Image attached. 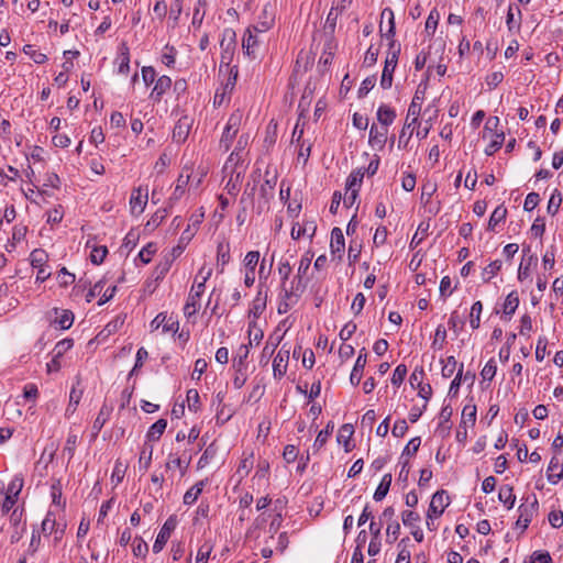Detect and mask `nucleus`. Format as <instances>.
<instances>
[{
	"label": "nucleus",
	"mask_w": 563,
	"mask_h": 563,
	"mask_svg": "<svg viewBox=\"0 0 563 563\" xmlns=\"http://www.w3.org/2000/svg\"><path fill=\"white\" fill-rule=\"evenodd\" d=\"M203 213L192 214L190 218V223L187 229L180 235V243L189 244L195 234L198 231L200 223L202 222Z\"/></svg>",
	"instance_id": "6ab92c4d"
},
{
	"label": "nucleus",
	"mask_w": 563,
	"mask_h": 563,
	"mask_svg": "<svg viewBox=\"0 0 563 563\" xmlns=\"http://www.w3.org/2000/svg\"><path fill=\"white\" fill-rule=\"evenodd\" d=\"M172 87V79L168 76H161L151 92V98L155 101H159L163 95L168 91Z\"/></svg>",
	"instance_id": "b1692460"
},
{
	"label": "nucleus",
	"mask_w": 563,
	"mask_h": 563,
	"mask_svg": "<svg viewBox=\"0 0 563 563\" xmlns=\"http://www.w3.org/2000/svg\"><path fill=\"white\" fill-rule=\"evenodd\" d=\"M407 366L404 365V364H399L394 373H393V376H391V384L395 385V386H400L404 380H405V377L407 375Z\"/></svg>",
	"instance_id": "69168bd1"
},
{
	"label": "nucleus",
	"mask_w": 563,
	"mask_h": 563,
	"mask_svg": "<svg viewBox=\"0 0 563 563\" xmlns=\"http://www.w3.org/2000/svg\"><path fill=\"white\" fill-rule=\"evenodd\" d=\"M276 181V176H273L271 179H266L261 186L260 195L261 199L263 200V202H260L261 210L268 208V202L274 197Z\"/></svg>",
	"instance_id": "5701e85b"
},
{
	"label": "nucleus",
	"mask_w": 563,
	"mask_h": 563,
	"mask_svg": "<svg viewBox=\"0 0 563 563\" xmlns=\"http://www.w3.org/2000/svg\"><path fill=\"white\" fill-rule=\"evenodd\" d=\"M498 498L508 509H511L516 501L512 487L509 485H503L499 488Z\"/></svg>",
	"instance_id": "7c9ffc66"
},
{
	"label": "nucleus",
	"mask_w": 563,
	"mask_h": 563,
	"mask_svg": "<svg viewBox=\"0 0 563 563\" xmlns=\"http://www.w3.org/2000/svg\"><path fill=\"white\" fill-rule=\"evenodd\" d=\"M153 329L162 327L164 333L176 332L178 330V322L165 313H158L151 322Z\"/></svg>",
	"instance_id": "a211bd4d"
},
{
	"label": "nucleus",
	"mask_w": 563,
	"mask_h": 563,
	"mask_svg": "<svg viewBox=\"0 0 563 563\" xmlns=\"http://www.w3.org/2000/svg\"><path fill=\"white\" fill-rule=\"evenodd\" d=\"M58 314L55 319V323H57L60 329L67 330L71 327L74 322V313L70 310H58L55 311Z\"/></svg>",
	"instance_id": "58836bf2"
},
{
	"label": "nucleus",
	"mask_w": 563,
	"mask_h": 563,
	"mask_svg": "<svg viewBox=\"0 0 563 563\" xmlns=\"http://www.w3.org/2000/svg\"><path fill=\"white\" fill-rule=\"evenodd\" d=\"M364 173L358 170H354L350 174L346 180V189L347 191L358 192L362 181H363Z\"/></svg>",
	"instance_id": "e433bc0d"
},
{
	"label": "nucleus",
	"mask_w": 563,
	"mask_h": 563,
	"mask_svg": "<svg viewBox=\"0 0 563 563\" xmlns=\"http://www.w3.org/2000/svg\"><path fill=\"white\" fill-rule=\"evenodd\" d=\"M496 372H497L496 361L494 358H490L483 367V369L481 372V376L483 377L484 380H492L495 377Z\"/></svg>",
	"instance_id": "680f3d73"
},
{
	"label": "nucleus",
	"mask_w": 563,
	"mask_h": 563,
	"mask_svg": "<svg viewBox=\"0 0 563 563\" xmlns=\"http://www.w3.org/2000/svg\"><path fill=\"white\" fill-rule=\"evenodd\" d=\"M243 120V113L241 110H235L228 119V122L224 126L222 136L220 139V147L225 152L230 150L233 140L235 139L241 123Z\"/></svg>",
	"instance_id": "7ed1b4c3"
},
{
	"label": "nucleus",
	"mask_w": 563,
	"mask_h": 563,
	"mask_svg": "<svg viewBox=\"0 0 563 563\" xmlns=\"http://www.w3.org/2000/svg\"><path fill=\"white\" fill-rule=\"evenodd\" d=\"M260 263V252L258 251H250L246 253L243 264L245 267V276L244 284L247 287L254 285L255 282V268Z\"/></svg>",
	"instance_id": "1a4fd4ad"
},
{
	"label": "nucleus",
	"mask_w": 563,
	"mask_h": 563,
	"mask_svg": "<svg viewBox=\"0 0 563 563\" xmlns=\"http://www.w3.org/2000/svg\"><path fill=\"white\" fill-rule=\"evenodd\" d=\"M275 24V7L267 2L263 5L261 12L256 18V22L250 27L254 29L256 32H267Z\"/></svg>",
	"instance_id": "39448f33"
},
{
	"label": "nucleus",
	"mask_w": 563,
	"mask_h": 563,
	"mask_svg": "<svg viewBox=\"0 0 563 563\" xmlns=\"http://www.w3.org/2000/svg\"><path fill=\"white\" fill-rule=\"evenodd\" d=\"M188 409L192 412L199 410L200 397L197 389H189L186 396Z\"/></svg>",
	"instance_id": "4d7b16f0"
},
{
	"label": "nucleus",
	"mask_w": 563,
	"mask_h": 563,
	"mask_svg": "<svg viewBox=\"0 0 563 563\" xmlns=\"http://www.w3.org/2000/svg\"><path fill=\"white\" fill-rule=\"evenodd\" d=\"M399 53H400L399 45L396 46L395 42L391 41L390 51L386 57L382 78H380V86L383 89H389L393 85V74L397 66Z\"/></svg>",
	"instance_id": "20e7f679"
},
{
	"label": "nucleus",
	"mask_w": 563,
	"mask_h": 563,
	"mask_svg": "<svg viewBox=\"0 0 563 563\" xmlns=\"http://www.w3.org/2000/svg\"><path fill=\"white\" fill-rule=\"evenodd\" d=\"M148 551L147 543L140 537H135L132 543V552L136 558H145Z\"/></svg>",
	"instance_id": "603ef678"
},
{
	"label": "nucleus",
	"mask_w": 563,
	"mask_h": 563,
	"mask_svg": "<svg viewBox=\"0 0 563 563\" xmlns=\"http://www.w3.org/2000/svg\"><path fill=\"white\" fill-rule=\"evenodd\" d=\"M249 336H250V345L253 343L260 344L262 341L264 333L261 328L257 327V321L249 322Z\"/></svg>",
	"instance_id": "3c124183"
},
{
	"label": "nucleus",
	"mask_w": 563,
	"mask_h": 563,
	"mask_svg": "<svg viewBox=\"0 0 563 563\" xmlns=\"http://www.w3.org/2000/svg\"><path fill=\"white\" fill-rule=\"evenodd\" d=\"M269 473V463L266 460L258 461L256 465L255 475L252 478V482L257 485H261L263 481H267Z\"/></svg>",
	"instance_id": "c9c22d12"
},
{
	"label": "nucleus",
	"mask_w": 563,
	"mask_h": 563,
	"mask_svg": "<svg viewBox=\"0 0 563 563\" xmlns=\"http://www.w3.org/2000/svg\"><path fill=\"white\" fill-rule=\"evenodd\" d=\"M401 520L406 527L413 529V528L418 527L417 523L420 521V516L416 511L405 510L401 514Z\"/></svg>",
	"instance_id": "5fc2aeb1"
},
{
	"label": "nucleus",
	"mask_w": 563,
	"mask_h": 563,
	"mask_svg": "<svg viewBox=\"0 0 563 563\" xmlns=\"http://www.w3.org/2000/svg\"><path fill=\"white\" fill-rule=\"evenodd\" d=\"M457 368V362L455 360L454 356H448L444 361H443V366H442V376L443 377H451L454 372L456 371Z\"/></svg>",
	"instance_id": "052dcab7"
},
{
	"label": "nucleus",
	"mask_w": 563,
	"mask_h": 563,
	"mask_svg": "<svg viewBox=\"0 0 563 563\" xmlns=\"http://www.w3.org/2000/svg\"><path fill=\"white\" fill-rule=\"evenodd\" d=\"M561 202H562L561 194L558 192V190H555L549 199L548 208H547L548 212L552 216H555L560 209Z\"/></svg>",
	"instance_id": "338daca9"
},
{
	"label": "nucleus",
	"mask_w": 563,
	"mask_h": 563,
	"mask_svg": "<svg viewBox=\"0 0 563 563\" xmlns=\"http://www.w3.org/2000/svg\"><path fill=\"white\" fill-rule=\"evenodd\" d=\"M506 214L507 209L504 206H498L497 208H495V210L489 217L488 230L494 231L496 225L505 220Z\"/></svg>",
	"instance_id": "37998d69"
},
{
	"label": "nucleus",
	"mask_w": 563,
	"mask_h": 563,
	"mask_svg": "<svg viewBox=\"0 0 563 563\" xmlns=\"http://www.w3.org/2000/svg\"><path fill=\"white\" fill-rule=\"evenodd\" d=\"M230 244L228 242H220L217 246V262L221 266L220 272H223L224 266L230 262Z\"/></svg>",
	"instance_id": "c756f323"
},
{
	"label": "nucleus",
	"mask_w": 563,
	"mask_h": 563,
	"mask_svg": "<svg viewBox=\"0 0 563 563\" xmlns=\"http://www.w3.org/2000/svg\"><path fill=\"white\" fill-rule=\"evenodd\" d=\"M205 486V481H200L191 486L184 495V504L192 505L198 499L199 495L202 493Z\"/></svg>",
	"instance_id": "f704fd0d"
},
{
	"label": "nucleus",
	"mask_w": 563,
	"mask_h": 563,
	"mask_svg": "<svg viewBox=\"0 0 563 563\" xmlns=\"http://www.w3.org/2000/svg\"><path fill=\"white\" fill-rule=\"evenodd\" d=\"M147 189L143 190L141 187L134 189L130 197V211L132 214L139 216L141 214L147 203Z\"/></svg>",
	"instance_id": "9b49d317"
},
{
	"label": "nucleus",
	"mask_w": 563,
	"mask_h": 563,
	"mask_svg": "<svg viewBox=\"0 0 563 563\" xmlns=\"http://www.w3.org/2000/svg\"><path fill=\"white\" fill-rule=\"evenodd\" d=\"M267 290L258 287L249 310V317L252 318L251 321H256L263 314L267 306Z\"/></svg>",
	"instance_id": "9d476101"
},
{
	"label": "nucleus",
	"mask_w": 563,
	"mask_h": 563,
	"mask_svg": "<svg viewBox=\"0 0 563 563\" xmlns=\"http://www.w3.org/2000/svg\"><path fill=\"white\" fill-rule=\"evenodd\" d=\"M538 510V499L533 496V500L529 504H522L519 506L518 511L519 516L516 521V526L521 528L522 530L527 529L529 523L531 522L533 516Z\"/></svg>",
	"instance_id": "0eeeda50"
},
{
	"label": "nucleus",
	"mask_w": 563,
	"mask_h": 563,
	"mask_svg": "<svg viewBox=\"0 0 563 563\" xmlns=\"http://www.w3.org/2000/svg\"><path fill=\"white\" fill-rule=\"evenodd\" d=\"M244 169H235L232 168L229 170V173H224L225 176H228L227 184L224 186V189L231 196H235L240 190V185L242 181Z\"/></svg>",
	"instance_id": "2eb2a0df"
},
{
	"label": "nucleus",
	"mask_w": 563,
	"mask_h": 563,
	"mask_svg": "<svg viewBox=\"0 0 563 563\" xmlns=\"http://www.w3.org/2000/svg\"><path fill=\"white\" fill-rule=\"evenodd\" d=\"M212 549L213 547L210 542H205L198 550L196 563H208Z\"/></svg>",
	"instance_id": "e2e57ef3"
},
{
	"label": "nucleus",
	"mask_w": 563,
	"mask_h": 563,
	"mask_svg": "<svg viewBox=\"0 0 563 563\" xmlns=\"http://www.w3.org/2000/svg\"><path fill=\"white\" fill-rule=\"evenodd\" d=\"M242 162H243V155H241V152L233 151L224 164L223 173H229V170H231L232 168L244 169L242 166L239 165Z\"/></svg>",
	"instance_id": "49530a36"
},
{
	"label": "nucleus",
	"mask_w": 563,
	"mask_h": 563,
	"mask_svg": "<svg viewBox=\"0 0 563 563\" xmlns=\"http://www.w3.org/2000/svg\"><path fill=\"white\" fill-rule=\"evenodd\" d=\"M81 390H77L75 387L70 390L69 404L66 408V416H70L76 411L77 406L81 399Z\"/></svg>",
	"instance_id": "864d4df0"
},
{
	"label": "nucleus",
	"mask_w": 563,
	"mask_h": 563,
	"mask_svg": "<svg viewBox=\"0 0 563 563\" xmlns=\"http://www.w3.org/2000/svg\"><path fill=\"white\" fill-rule=\"evenodd\" d=\"M396 118V112L388 106L382 104L377 110V120L380 122V128H387Z\"/></svg>",
	"instance_id": "bb28decb"
},
{
	"label": "nucleus",
	"mask_w": 563,
	"mask_h": 563,
	"mask_svg": "<svg viewBox=\"0 0 563 563\" xmlns=\"http://www.w3.org/2000/svg\"><path fill=\"white\" fill-rule=\"evenodd\" d=\"M117 62L118 73L126 75L130 70V52L125 43L121 44L120 46V53L118 55Z\"/></svg>",
	"instance_id": "393cba45"
},
{
	"label": "nucleus",
	"mask_w": 563,
	"mask_h": 563,
	"mask_svg": "<svg viewBox=\"0 0 563 563\" xmlns=\"http://www.w3.org/2000/svg\"><path fill=\"white\" fill-rule=\"evenodd\" d=\"M423 97L419 96L418 92L413 96L411 103L408 108L405 125L400 132L398 140V147H406L409 143L410 137L413 134L415 125L418 123V119L421 112V106Z\"/></svg>",
	"instance_id": "f257e3e1"
},
{
	"label": "nucleus",
	"mask_w": 563,
	"mask_h": 563,
	"mask_svg": "<svg viewBox=\"0 0 563 563\" xmlns=\"http://www.w3.org/2000/svg\"><path fill=\"white\" fill-rule=\"evenodd\" d=\"M559 467V461L555 457H552L548 467V479L549 482L556 484L559 481L563 478V473H555Z\"/></svg>",
	"instance_id": "6e6d98bb"
},
{
	"label": "nucleus",
	"mask_w": 563,
	"mask_h": 563,
	"mask_svg": "<svg viewBox=\"0 0 563 563\" xmlns=\"http://www.w3.org/2000/svg\"><path fill=\"white\" fill-rule=\"evenodd\" d=\"M108 254L106 246H93L90 254V260L93 264H101Z\"/></svg>",
	"instance_id": "0e129e2a"
},
{
	"label": "nucleus",
	"mask_w": 563,
	"mask_h": 563,
	"mask_svg": "<svg viewBox=\"0 0 563 563\" xmlns=\"http://www.w3.org/2000/svg\"><path fill=\"white\" fill-rule=\"evenodd\" d=\"M476 421V407L473 405L465 406L462 410V423L474 426Z\"/></svg>",
	"instance_id": "13d9d810"
},
{
	"label": "nucleus",
	"mask_w": 563,
	"mask_h": 563,
	"mask_svg": "<svg viewBox=\"0 0 563 563\" xmlns=\"http://www.w3.org/2000/svg\"><path fill=\"white\" fill-rule=\"evenodd\" d=\"M391 474H385L378 485V487L376 488L375 493H374V496L373 498L376 500V501H380L383 500L386 495L388 494V490L390 488V485H391Z\"/></svg>",
	"instance_id": "473e14b6"
},
{
	"label": "nucleus",
	"mask_w": 563,
	"mask_h": 563,
	"mask_svg": "<svg viewBox=\"0 0 563 563\" xmlns=\"http://www.w3.org/2000/svg\"><path fill=\"white\" fill-rule=\"evenodd\" d=\"M77 442L78 435L75 433H69L63 450V453L67 455L68 460L73 459Z\"/></svg>",
	"instance_id": "bf43d9fd"
},
{
	"label": "nucleus",
	"mask_w": 563,
	"mask_h": 563,
	"mask_svg": "<svg viewBox=\"0 0 563 563\" xmlns=\"http://www.w3.org/2000/svg\"><path fill=\"white\" fill-rule=\"evenodd\" d=\"M424 369L418 366L413 369L409 377V383L413 389L418 390V395L424 400H429L432 395V387L430 384L423 383Z\"/></svg>",
	"instance_id": "423d86ee"
},
{
	"label": "nucleus",
	"mask_w": 563,
	"mask_h": 563,
	"mask_svg": "<svg viewBox=\"0 0 563 563\" xmlns=\"http://www.w3.org/2000/svg\"><path fill=\"white\" fill-rule=\"evenodd\" d=\"M189 123L187 118L180 119L173 130V139L178 142H185L189 134Z\"/></svg>",
	"instance_id": "c85d7f7f"
},
{
	"label": "nucleus",
	"mask_w": 563,
	"mask_h": 563,
	"mask_svg": "<svg viewBox=\"0 0 563 563\" xmlns=\"http://www.w3.org/2000/svg\"><path fill=\"white\" fill-rule=\"evenodd\" d=\"M253 466H254V453L252 451L243 452L242 459L239 463V466H238V470L235 473V475L239 477V482L244 479L250 474Z\"/></svg>",
	"instance_id": "aec40b11"
},
{
	"label": "nucleus",
	"mask_w": 563,
	"mask_h": 563,
	"mask_svg": "<svg viewBox=\"0 0 563 563\" xmlns=\"http://www.w3.org/2000/svg\"><path fill=\"white\" fill-rule=\"evenodd\" d=\"M367 362V353L365 349L360 351V354L356 358L352 373L350 375V382L353 386H357L362 379L364 368Z\"/></svg>",
	"instance_id": "dca6fc26"
},
{
	"label": "nucleus",
	"mask_w": 563,
	"mask_h": 563,
	"mask_svg": "<svg viewBox=\"0 0 563 563\" xmlns=\"http://www.w3.org/2000/svg\"><path fill=\"white\" fill-rule=\"evenodd\" d=\"M503 263L499 260L490 262L482 272V278L484 282H489L494 278L497 273L501 269Z\"/></svg>",
	"instance_id": "a18cd8bd"
},
{
	"label": "nucleus",
	"mask_w": 563,
	"mask_h": 563,
	"mask_svg": "<svg viewBox=\"0 0 563 563\" xmlns=\"http://www.w3.org/2000/svg\"><path fill=\"white\" fill-rule=\"evenodd\" d=\"M285 347L286 344L278 351L273 361V374L277 379H280L287 372L290 350Z\"/></svg>",
	"instance_id": "f8f14e48"
},
{
	"label": "nucleus",
	"mask_w": 563,
	"mask_h": 563,
	"mask_svg": "<svg viewBox=\"0 0 563 563\" xmlns=\"http://www.w3.org/2000/svg\"><path fill=\"white\" fill-rule=\"evenodd\" d=\"M316 232L314 222H306L303 225L296 223L291 228L290 235L294 240H298L301 236L309 235L312 236Z\"/></svg>",
	"instance_id": "a878e982"
},
{
	"label": "nucleus",
	"mask_w": 563,
	"mask_h": 563,
	"mask_svg": "<svg viewBox=\"0 0 563 563\" xmlns=\"http://www.w3.org/2000/svg\"><path fill=\"white\" fill-rule=\"evenodd\" d=\"M409 542V538H404L398 543L399 553L397 555L396 563H410L411 553L408 549Z\"/></svg>",
	"instance_id": "ea45409f"
},
{
	"label": "nucleus",
	"mask_w": 563,
	"mask_h": 563,
	"mask_svg": "<svg viewBox=\"0 0 563 563\" xmlns=\"http://www.w3.org/2000/svg\"><path fill=\"white\" fill-rule=\"evenodd\" d=\"M200 309V298L198 295H194V292H189L187 301L184 306V314L187 318H190L197 313Z\"/></svg>",
	"instance_id": "72a5a7b5"
},
{
	"label": "nucleus",
	"mask_w": 563,
	"mask_h": 563,
	"mask_svg": "<svg viewBox=\"0 0 563 563\" xmlns=\"http://www.w3.org/2000/svg\"><path fill=\"white\" fill-rule=\"evenodd\" d=\"M175 527H176V521L173 518H168L165 521V523L161 528V530L156 537V540L153 544V552L158 553L163 550V548L167 543V541L170 537V533L175 529Z\"/></svg>",
	"instance_id": "ddd939ff"
},
{
	"label": "nucleus",
	"mask_w": 563,
	"mask_h": 563,
	"mask_svg": "<svg viewBox=\"0 0 563 563\" xmlns=\"http://www.w3.org/2000/svg\"><path fill=\"white\" fill-rule=\"evenodd\" d=\"M189 178H190V175L187 174V175H184V174H180L178 179H177V184H176V187L174 189V192L170 197V200H178L180 199V197L184 195L185 192V187L187 186L188 181H189Z\"/></svg>",
	"instance_id": "09e8293b"
},
{
	"label": "nucleus",
	"mask_w": 563,
	"mask_h": 563,
	"mask_svg": "<svg viewBox=\"0 0 563 563\" xmlns=\"http://www.w3.org/2000/svg\"><path fill=\"white\" fill-rule=\"evenodd\" d=\"M286 289H283L282 298L278 303L277 312L279 314H285L290 310V307L297 302L299 296H291L290 298L286 297Z\"/></svg>",
	"instance_id": "de8ad7c7"
},
{
	"label": "nucleus",
	"mask_w": 563,
	"mask_h": 563,
	"mask_svg": "<svg viewBox=\"0 0 563 563\" xmlns=\"http://www.w3.org/2000/svg\"><path fill=\"white\" fill-rule=\"evenodd\" d=\"M333 429H334V424H333V422L330 421L327 424L325 429L321 430L318 433V435L314 440V443H313L314 451H319L327 443L329 437L333 432Z\"/></svg>",
	"instance_id": "4c0bfd02"
},
{
	"label": "nucleus",
	"mask_w": 563,
	"mask_h": 563,
	"mask_svg": "<svg viewBox=\"0 0 563 563\" xmlns=\"http://www.w3.org/2000/svg\"><path fill=\"white\" fill-rule=\"evenodd\" d=\"M449 506V496L444 490L437 492L430 501V506L427 512L428 519L440 517L444 509Z\"/></svg>",
	"instance_id": "6e6552de"
},
{
	"label": "nucleus",
	"mask_w": 563,
	"mask_h": 563,
	"mask_svg": "<svg viewBox=\"0 0 563 563\" xmlns=\"http://www.w3.org/2000/svg\"><path fill=\"white\" fill-rule=\"evenodd\" d=\"M311 261L312 255L309 254V252L301 256L297 268V274L290 283L289 288L286 289L287 298H290L291 296H300L305 291L308 285V272L310 269Z\"/></svg>",
	"instance_id": "f03ea898"
},
{
	"label": "nucleus",
	"mask_w": 563,
	"mask_h": 563,
	"mask_svg": "<svg viewBox=\"0 0 563 563\" xmlns=\"http://www.w3.org/2000/svg\"><path fill=\"white\" fill-rule=\"evenodd\" d=\"M47 258H48V256H47L46 252L44 250H40V249L32 251V253L30 255L31 265L34 268L43 267L45 265V263L47 262Z\"/></svg>",
	"instance_id": "8fccbe9b"
},
{
	"label": "nucleus",
	"mask_w": 563,
	"mask_h": 563,
	"mask_svg": "<svg viewBox=\"0 0 563 563\" xmlns=\"http://www.w3.org/2000/svg\"><path fill=\"white\" fill-rule=\"evenodd\" d=\"M152 454H153V446L152 445H144L142 451H141V454H140V459H139V466H140V470H142L143 472H146L150 466H151V463H152Z\"/></svg>",
	"instance_id": "c03bdc74"
},
{
	"label": "nucleus",
	"mask_w": 563,
	"mask_h": 563,
	"mask_svg": "<svg viewBox=\"0 0 563 563\" xmlns=\"http://www.w3.org/2000/svg\"><path fill=\"white\" fill-rule=\"evenodd\" d=\"M330 247L333 255H336L338 258L342 257L345 247V242L343 232L340 228L332 229Z\"/></svg>",
	"instance_id": "4be33fe9"
},
{
	"label": "nucleus",
	"mask_w": 563,
	"mask_h": 563,
	"mask_svg": "<svg viewBox=\"0 0 563 563\" xmlns=\"http://www.w3.org/2000/svg\"><path fill=\"white\" fill-rule=\"evenodd\" d=\"M519 306V297L516 291H511L505 299L503 311L505 314L512 316Z\"/></svg>",
	"instance_id": "a19ab883"
},
{
	"label": "nucleus",
	"mask_w": 563,
	"mask_h": 563,
	"mask_svg": "<svg viewBox=\"0 0 563 563\" xmlns=\"http://www.w3.org/2000/svg\"><path fill=\"white\" fill-rule=\"evenodd\" d=\"M166 427H167V421L165 419H158L156 422H154L150 427V429L146 433L147 440L148 441H157L164 433Z\"/></svg>",
	"instance_id": "2f4dec72"
},
{
	"label": "nucleus",
	"mask_w": 563,
	"mask_h": 563,
	"mask_svg": "<svg viewBox=\"0 0 563 563\" xmlns=\"http://www.w3.org/2000/svg\"><path fill=\"white\" fill-rule=\"evenodd\" d=\"M387 133H388L387 128H378L375 124H373L369 130V140H368L371 146L374 148L377 147V148L382 150L386 143Z\"/></svg>",
	"instance_id": "412c9836"
},
{
	"label": "nucleus",
	"mask_w": 563,
	"mask_h": 563,
	"mask_svg": "<svg viewBox=\"0 0 563 563\" xmlns=\"http://www.w3.org/2000/svg\"><path fill=\"white\" fill-rule=\"evenodd\" d=\"M236 45V34L235 31L231 27H227L223 30L221 40H220V47L221 51H228V49H235Z\"/></svg>",
	"instance_id": "cd10ccee"
},
{
	"label": "nucleus",
	"mask_w": 563,
	"mask_h": 563,
	"mask_svg": "<svg viewBox=\"0 0 563 563\" xmlns=\"http://www.w3.org/2000/svg\"><path fill=\"white\" fill-rule=\"evenodd\" d=\"M42 532L45 536L54 534L55 540H59L63 537L64 528L59 527L56 522V518L52 512H47L46 517L42 522Z\"/></svg>",
	"instance_id": "f3484780"
},
{
	"label": "nucleus",
	"mask_w": 563,
	"mask_h": 563,
	"mask_svg": "<svg viewBox=\"0 0 563 563\" xmlns=\"http://www.w3.org/2000/svg\"><path fill=\"white\" fill-rule=\"evenodd\" d=\"M483 311V303L481 301H475L471 307L470 311V324L472 329H478L481 324V314Z\"/></svg>",
	"instance_id": "79ce46f5"
},
{
	"label": "nucleus",
	"mask_w": 563,
	"mask_h": 563,
	"mask_svg": "<svg viewBox=\"0 0 563 563\" xmlns=\"http://www.w3.org/2000/svg\"><path fill=\"white\" fill-rule=\"evenodd\" d=\"M168 211L166 208L157 210L151 219L147 221L146 227L147 228H157L167 217Z\"/></svg>",
	"instance_id": "774afa93"
},
{
	"label": "nucleus",
	"mask_w": 563,
	"mask_h": 563,
	"mask_svg": "<svg viewBox=\"0 0 563 563\" xmlns=\"http://www.w3.org/2000/svg\"><path fill=\"white\" fill-rule=\"evenodd\" d=\"M261 32H256L252 27H247L243 41H242V47L245 54L249 56L255 57L256 48L260 44V37L258 34Z\"/></svg>",
	"instance_id": "4468645a"
}]
</instances>
